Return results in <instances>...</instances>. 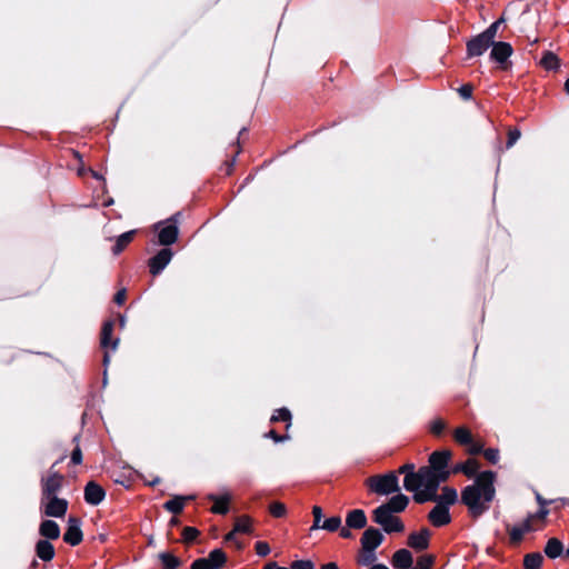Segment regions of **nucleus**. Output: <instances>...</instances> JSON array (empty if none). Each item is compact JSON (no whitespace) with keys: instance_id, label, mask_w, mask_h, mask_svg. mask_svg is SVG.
<instances>
[{"instance_id":"4d7b16f0","label":"nucleus","mask_w":569,"mask_h":569,"mask_svg":"<svg viewBox=\"0 0 569 569\" xmlns=\"http://www.w3.org/2000/svg\"><path fill=\"white\" fill-rule=\"evenodd\" d=\"M399 473H405L407 476L408 472H416L415 466L411 463L403 465L398 470Z\"/></svg>"},{"instance_id":"7c9ffc66","label":"nucleus","mask_w":569,"mask_h":569,"mask_svg":"<svg viewBox=\"0 0 569 569\" xmlns=\"http://www.w3.org/2000/svg\"><path fill=\"white\" fill-rule=\"evenodd\" d=\"M543 557L539 552L525 556L523 566L526 569H539L542 566Z\"/></svg>"},{"instance_id":"bf43d9fd","label":"nucleus","mask_w":569,"mask_h":569,"mask_svg":"<svg viewBox=\"0 0 569 569\" xmlns=\"http://www.w3.org/2000/svg\"><path fill=\"white\" fill-rule=\"evenodd\" d=\"M263 569H290V568H286V567H280L278 566L277 562H269L267 563Z\"/></svg>"},{"instance_id":"6e6d98bb","label":"nucleus","mask_w":569,"mask_h":569,"mask_svg":"<svg viewBox=\"0 0 569 569\" xmlns=\"http://www.w3.org/2000/svg\"><path fill=\"white\" fill-rule=\"evenodd\" d=\"M126 298H127L126 290H123V289H122V290H120V291H118V292L116 293V296H114V301H116V303H118V305H122V303L124 302Z\"/></svg>"},{"instance_id":"39448f33","label":"nucleus","mask_w":569,"mask_h":569,"mask_svg":"<svg viewBox=\"0 0 569 569\" xmlns=\"http://www.w3.org/2000/svg\"><path fill=\"white\" fill-rule=\"evenodd\" d=\"M40 507L44 516L61 518L68 510V501L57 496L41 497Z\"/></svg>"},{"instance_id":"49530a36","label":"nucleus","mask_w":569,"mask_h":569,"mask_svg":"<svg viewBox=\"0 0 569 569\" xmlns=\"http://www.w3.org/2000/svg\"><path fill=\"white\" fill-rule=\"evenodd\" d=\"M290 569H315L310 560H296L291 563Z\"/></svg>"},{"instance_id":"dca6fc26","label":"nucleus","mask_w":569,"mask_h":569,"mask_svg":"<svg viewBox=\"0 0 569 569\" xmlns=\"http://www.w3.org/2000/svg\"><path fill=\"white\" fill-rule=\"evenodd\" d=\"M383 536L376 528H368L361 537V547L376 550L382 542Z\"/></svg>"},{"instance_id":"bb28decb","label":"nucleus","mask_w":569,"mask_h":569,"mask_svg":"<svg viewBox=\"0 0 569 569\" xmlns=\"http://www.w3.org/2000/svg\"><path fill=\"white\" fill-rule=\"evenodd\" d=\"M194 497L193 496H187V497H181V496H178V497H174L173 499L171 500H168L166 503H164V508L172 512V513H179L182 511L183 507H184V502L187 500H191L193 499Z\"/></svg>"},{"instance_id":"8fccbe9b","label":"nucleus","mask_w":569,"mask_h":569,"mask_svg":"<svg viewBox=\"0 0 569 569\" xmlns=\"http://www.w3.org/2000/svg\"><path fill=\"white\" fill-rule=\"evenodd\" d=\"M446 425L442 420H435L431 423V432L435 435H440L445 429Z\"/></svg>"},{"instance_id":"cd10ccee","label":"nucleus","mask_w":569,"mask_h":569,"mask_svg":"<svg viewBox=\"0 0 569 569\" xmlns=\"http://www.w3.org/2000/svg\"><path fill=\"white\" fill-rule=\"evenodd\" d=\"M458 499L457 491L453 488L445 487L440 496L437 495V502L446 507L453 505Z\"/></svg>"},{"instance_id":"20e7f679","label":"nucleus","mask_w":569,"mask_h":569,"mask_svg":"<svg viewBox=\"0 0 569 569\" xmlns=\"http://www.w3.org/2000/svg\"><path fill=\"white\" fill-rule=\"evenodd\" d=\"M373 520L388 533L401 532L405 528L401 520L398 517L392 516L386 507H378L375 509Z\"/></svg>"},{"instance_id":"c9c22d12","label":"nucleus","mask_w":569,"mask_h":569,"mask_svg":"<svg viewBox=\"0 0 569 569\" xmlns=\"http://www.w3.org/2000/svg\"><path fill=\"white\" fill-rule=\"evenodd\" d=\"M435 557L431 555H423L417 559L415 567L411 569H432Z\"/></svg>"},{"instance_id":"e433bc0d","label":"nucleus","mask_w":569,"mask_h":569,"mask_svg":"<svg viewBox=\"0 0 569 569\" xmlns=\"http://www.w3.org/2000/svg\"><path fill=\"white\" fill-rule=\"evenodd\" d=\"M479 468L480 465L476 459H468L466 462H463V475H466L468 478H472L477 475Z\"/></svg>"},{"instance_id":"f257e3e1","label":"nucleus","mask_w":569,"mask_h":569,"mask_svg":"<svg viewBox=\"0 0 569 569\" xmlns=\"http://www.w3.org/2000/svg\"><path fill=\"white\" fill-rule=\"evenodd\" d=\"M496 473L482 471L477 475L472 485L467 486L461 492V501L467 506L469 513L477 518L486 512L496 496Z\"/></svg>"},{"instance_id":"a19ab883","label":"nucleus","mask_w":569,"mask_h":569,"mask_svg":"<svg viewBox=\"0 0 569 569\" xmlns=\"http://www.w3.org/2000/svg\"><path fill=\"white\" fill-rule=\"evenodd\" d=\"M291 413L287 408L278 409L271 417V421H290Z\"/></svg>"},{"instance_id":"aec40b11","label":"nucleus","mask_w":569,"mask_h":569,"mask_svg":"<svg viewBox=\"0 0 569 569\" xmlns=\"http://www.w3.org/2000/svg\"><path fill=\"white\" fill-rule=\"evenodd\" d=\"M533 529L531 525V517H528L521 525L515 526L509 529L510 541L515 545L519 543L526 532Z\"/></svg>"},{"instance_id":"5701e85b","label":"nucleus","mask_w":569,"mask_h":569,"mask_svg":"<svg viewBox=\"0 0 569 569\" xmlns=\"http://www.w3.org/2000/svg\"><path fill=\"white\" fill-rule=\"evenodd\" d=\"M54 547L49 540H39L36 543V555L42 561H50L54 557Z\"/></svg>"},{"instance_id":"423d86ee","label":"nucleus","mask_w":569,"mask_h":569,"mask_svg":"<svg viewBox=\"0 0 569 569\" xmlns=\"http://www.w3.org/2000/svg\"><path fill=\"white\" fill-rule=\"evenodd\" d=\"M226 562V553L221 549H214L208 557L194 560L191 565V569H220Z\"/></svg>"},{"instance_id":"f3484780","label":"nucleus","mask_w":569,"mask_h":569,"mask_svg":"<svg viewBox=\"0 0 569 569\" xmlns=\"http://www.w3.org/2000/svg\"><path fill=\"white\" fill-rule=\"evenodd\" d=\"M430 531L422 529L419 532H413L408 538V545L416 550H425L429 546Z\"/></svg>"},{"instance_id":"412c9836","label":"nucleus","mask_w":569,"mask_h":569,"mask_svg":"<svg viewBox=\"0 0 569 569\" xmlns=\"http://www.w3.org/2000/svg\"><path fill=\"white\" fill-rule=\"evenodd\" d=\"M159 243L162 246H170L176 242L178 238V227L176 224L163 226L158 234Z\"/></svg>"},{"instance_id":"09e8293b","label":"nucleus","mask_w":569,"mask_h":569,"mask_svg":"<svg viewBox=\"0 0 569 569\" xmlns=\"http://www.w3.org/2000/svg\"><path fill=\"white\" fill-rule=\"evenodd\" d=\"M521 133L519 130H510L509 131V134H508V141H507V147L510 148L512 147L517 141L518 139L520 138Z\"/></svg>"},{"instance_id":"a18cd8bd","label":"nucleus","mask_w":569,"mask_h":569,"mask_svg":"<svg viewBox=\"0 0 569 569\" xmlns=\"http://www.w3.org/2000/svg\"><path fill=\"white\" fill-rule=\"evenodd\" d=\"M483 451L485 458L491 463H497L499 460V451L498 449L489 448Z\"/></svg>"},{"instance_id":"473e14b6","label":"nucleus","mask_w":569,"mask_h":569,"mask_svg":"<svg viewBox=\"0 0 569 569\" xmlns=\"http://www.w3.org/2000/svg\"><path fill=\"white\" fill-rule=\"evenodd\" d=\"M134 231H128L122 233L117 238L116 246L113 248V253H120L133 239Z\"/></svg>"},{"instance_id":"72a5a7b5","label":"nucleus","mask_w":569,"mask_h":569,"mask_svg":"<svg viewBox=\"0 0 569 569\" xmlns=\"http://www.w3.org/2000/svg\"><path fill=\"white\" fill-rule=\"evenodd\" d=\"M252 520L248 516L237 518L233 530L237 533H249L251 531Z\"/></svg>"},{"instance_id":"4468645a","label":"nucleus","mask_w":569,"mask_h":569,"mask_svg":"<svg viewBox=\"0 0 569 569\" xmlns=\"http://www.w3.org/2000/svg\"><path fill=\"white\" fill-rule=\"evenodd\" d=\"M106 492L101 486L90 481L84 488V500L87 503L97 506L104 499Z\"/></svg>"},{"instance_id":"2f4dec72","label":"nucleus","mask_w":569,"mask_h":569,"mask_svg":"<svg viewBox=\"0 0 569 569\" xmlns=\"http://www.w3.org/2000/svg\"><path fill=\"white\" fill-rule=\"evenodd\" d=\"M375 561H376L375 550L361 547L360 552L357 558V562L360 566H370Z\"/></svg>"},{"instance_id":"4c0bfd02","label":"nucleus","mask_w":569,"mask_h":569,"mask_svg":"<svg viewBox=\"0 0 569 569\" xmlns=\"http://www.w3.org/2000/svg\"><path fill=\"white\" fill-rule=\"evenodd\" d=\"M541 63L546 69L551 70L556 69L559 66V60L557 56H555L551 52H548L543 56Z\"/></svg>"},{"instance_id":"a211bd4d","label":"nucleus","mask_w":569,"mask_h":569,"mask_svg":"<svg viewBox=\"0 0 569 569\" xmlns=\"http://www.w3.org/2000/svg\"><path fill=\"white\" fill-rule=\"evenodd\" d=\"M367 516L361 509H353L347 513L346 523L348 528L362 529L367 526Z\"/></svg>"},{"instance_id":"f03ea898","label":"nucleus","mask_w":569,"mask_h":569,"mask_svg":"<svg viewBox=\"0 0 569 569\" xmlns=\"http://www.w3.org/2000/svg\"><path fill=\"white\" fill-rule=\"evenodd\" d=\"M446 481V473H437L431 468L422 467L417 472H408L403 479L407 491L415 492L413 499L418 503L437 500L440 482Z\"/></svg>"},{"instance_id":"79ce46f5","label":"nucleus","mask_w":569,"mask_h":569,"mask_svg":"<svg viewBox=\"0 0 569 569\" xmlns=\"http://www.w3.org/2000/svg\"><path fill=\"white\" fill-rule=\"evenodd\" d=\"M312 515H313V523L311 527V530L320 529L322 521V509L319 506H313L312 508Z\"/></svg>"},{"instance_id":"de8ad7c7","label":"nucleus","mask_w":569,"mask_h":569,"mask_svg":"<svg viewBox=\"0 0 569 569\" xmlns=\"http://www.w3.org/2000/svg\"><path fill=\"white\" fill-rule=\"evenodd\" d=\"M468 448V452L471 455H477L483 450V443L476 441L472 439V442L466 446Z\"/></svg>"},{"instance_id":"6e6552de","label":"nucleus","mask_w":569,"mask_h":569,"mask_svg":"<svg viewBox=\"0 0 569 569\" xmlns=\"http://www.w3.org/2000/svg\"><path fill=\"white\" fill-rule=\"evenodd\" d=\"M451 458V452L449 450L445 451H435L431 453L429 458L431 470L437 473H446V480L450 476V471L447 470L448 462Z\"/></svg>"},{"instance_id":"37998d69","label":"nucleus","mask_w":569,"mask_h":569,"mask_svg":"<svg viewBox=\"0 0 569 569\" xmlns=\"http://www.w3.org/2000/svg\"><path fill=\"white\" fill-rule=\"evenodd\" d=\"M199 530L194 527H184L182 531V538L186 542H192L199 536Z\"/></svg>"},{"instance_id":"a878e982","label":"nucleus","mask_w":569,"mask_h":569,"mask_svg":"<svg viewBox=\"0 0 569 569\" xmlns=\"http://www.w3.org/2000/svg\"><path fill=\"white\" fill-rule=\"evenodd\" d=\"M545 553L550 559H556L561 556L563 551V545L558 538H550L545 547Z\"/></svg>"},{"instance_id":"58836bf2","label":"nucleus","mask_w":569,"mask_h":569,"mask_svg":"<svg viewBox=\"0 0 569 569\" xmlns=\"http://www.w3.org/2000/svg\"><path fill=\"white\" fill-rule=\"evenodd\" d=\"M270 513L276 518L284 517L287 513V508L282 502L274 501L269 506Z\"/></svg>"},{"instance_id":"13d9d810","label":"nucleus","mask_w":569,"mask_h":569,"mask_svg":"<svg viewBox=\"0 0 569 569\" xmlns=\"http://www.w3.org/2000/svg\"><path fill=\"white\" fill-rule=\"evenodd\" d=\"M547 513H548L547 510L541 509L537 513L530 515L529 517H531V522H532L535 519L543 520L546 518Z\"/></svg>"},{"instance_id":"9b49d317","label":"nucleus","mask_w":569,"mask_h":569,"mask_svg":"<svg viewBox=\"0 0 569 569\" xmlns=\"http://www.w3.org/2000/svg\"><path fill=\"white\" fill-rule=\"evenodd\" d=\"M491 46L492 49L490 52V58L503 66L508 58L512 54V47L508 42L502 41L493 42Z\"/></svg>"},{"instance_id":"0e129e2a","label":"nucleus","mask_w":569,"mask_h":569,"mask_svg":"<svg viewBox=\"0 0 569 569\" xmlns=\"http://www.w3.org/2000/svg\"><path fill=\"white\" fill-rule=\"evenodd\" d=\"M369 569H388V567L385 565H373Z\"/></svg>"},{"instance_id":"5fc2aeb1","label":"nucleus","mask_w":569,"mask_h":569,"mask_svg":"<svg viewBox=\"0 0 569 569\" xmlns=\"http://www.w3.org/2000/svg\"><path fill=\"white\" fill-rule=\"evenodd\" d=\"M351 529H352V528H348V525H347V523H346V526H345V527H342V526H341V527L338 529V530H339V535H340V537H341V538H343V539H350V538H352L353 536H352V533H351Z\"/></svg>"},{"instance_id":"1a4fd4ad","label":"nucleus","mask_w":569,"mask_h":569,"mask_svg":"<svg viewBox=\"0 0 569 569\" xmlns=\"http://www.w3.org/2000/svg\"><path fill=\"white\" fill-rule=\"evenodd\" d=\"M82 539L81 521L76 517H70L63 540L70 546H78Z\"/></svg>"},{"instance_id":"c85d7f7f","label":"nucleus","mask_w":569,"mask_h":569,"mask_svg":"<svg viewBox=\"0 0 569 569\" xmlns=\"http://www.w3.org/2000/svg\"><path fill=\"white\" fill-rule=\"evenodd\" d=\"M159 559L163 569H178L181 566L180 559L170 552H161Z\"/></svg>"},{"instance_id":"680f3d73","label":"nucleus","mask_w":569,"mask_h":569,"mask_svg":"<svg viewBox=\"0 0 569 569\" xmlns=\"http://www.w3.org/2000/svg\"><path fill=\"white\" fill-rule=\"evenodd\" d=\"M321 569H339L335 562L326 563L321 567Z\"/></svg>"},{"instance_id":"b1692460","label":"nucleus","mask_w":569,"mask_h":569,"mask_svg":"<svg viewBox=\"0 0 569 569\" xmlns=\"http://www.w3.org/2000/svg\"><path fill=\"white\" fill-rule=\"evenodd\" d=\"M412 555L407 549H400L392 557V565L399 569H409L412 566Z\"/></svg>"},{"instance_id":"603ef678","label":"nucleus","mask_w":569,"mask_h":569,"mask_svg":"<svg viewBox=\"0 0 569 569\" xmlns=\"http://www.w3.org/2000/svg\"><path fill=\"white\" fill-rule=\"evenodd\" d=\"M459 93H460V96H461L463 99H469V98H471V94H472V87H471V86H469V84L462 86V87L459 89Z\"/></svg>"},{"instance_id":"2eb2a0df","label":"nucleus","mask_w":569,"mask_h":569,"mask_svg":"<svg viewBox=\"0 0 569 569\" xmlns=\"http://www.w3.org/2000/svg\"><path fill=\"white\" fill-rule=\"evenodd\" d=\"M62 476L59 473H51L47 478L42 479V497H53L61 488Z\"/></svg>"},{"instance_id":"c756f323","label":"nucleus","mask_w":569,"mask_h":569,"mask_svg":"<svg viewBox=\"0 0 569 569\" xmlns=\"http://www.w3.org/2000/svg\"><path fill=\"white\" fill-rule=\"evenodd\" d=\"M453 438L461 446H467L471 443L473 439L470 430L466 427L457 428L453 432Z\"/></svg>"},{"instance_id":"f704fd0d","label":"nucleus","mask_w":569,"mask_h":569,"mask_svg":"<svg viewBox=\"0 0 569 569\" xmlns=\"http://www.w3.org/2000/svg\"><path fill=\"white\" fill-rule=\"evenodd\" d=\"M341 523H342L341 518L339 516H333V517L326 519L321 523L320 529L329 531V532H335L341 527Z\"/></svg>"},{"instance_id":"9d476101","label":"nucleus","mask_w":569,"mask_h":569,"mask_svg":"<svg viewBox=\"0 0 569 569\" xmlns=\"http://www.w3.org/2000/svg\"><path fill=\"white\" fill-rule=\"evenodd\" d=\"M172 251L170 249H161L153 258L149 261L150 272L156 276L160 273L171 261Z\"/></svg>"},{"instance_id":"0eeeda50","label":"nucleus","mask_w":569,"mask_h":569,"mask_svg":"<svg viewBox=\"0 0 569 569\" xmlns=\"http://www.w3.org/2000/svg\"><path fill=\"white\" fill-rule=\"evenodd\" d=\"M113 321L104 322L101 331V347L104 349L103 362L107 365L110 360L109 350L114 351L118 347V339L111 340L113 331Z\"/></svg>"},{"instance_id":"69168bd1","label":"nucleus","mask_w":569,"mask_h":569,"mask_svg":"<svg viewBox=\"0 0 569 569\" xmlns=\"http://www.w3.org/2000/svg\"><path fill=\"white\" fill-rule=\"evenodd\" d=\"M565 90L569 94V79L565 82Z\"/></svg>"},{"instance_id":"ddd939ff","label":"nucleus","mask_w":569,"mask_h":569,"mask_svg":"<svg viewBox=\"0 0 569 569\" xmlns=\"http://www.w3.org/2000/svg\"><path fill=\"white\" fill-rule=\"evenodd\" d=\"M491 42L481 33L467 42V52L469 57H479L491 47Z\"/></svg>"},{"instance_id":"3c124183","label":"nucleus","mask_w":569,"mask_h":569,"mask_svg":"<svg viewBox=\"0 0 569 569\" xmlns=\"http://www.w3.org/2000/svg\"><path fill=\"white\" fill-rule=\"evenodd\" d=\"M236 533H237V532H236L234 530H232V531H230V532L226 536V538H224V539H226V541H228V542H233L237 549H241V548H242V545H241V542H239V541L236 539Z\"/></svg>"},{"instance_id":"c03bdc74","label":"nucleus","mask_w":569,"mask_h":569,"mask_svg":"<svg viewBox=\"0 0 569 569\" xmlns=\"http://www.w3.org/2000/svg\"><path fill=\"white\" fill-rule=\"evenodd\" d=\"M254 549L258 556L266 557L270 553V547L266 541H257Z\"/></svg>"},{"instance_id":"6ab92c4d","label":"nucleus","mask_w":569,"mask_h":569,"mask_svg":"<svg viewBox=\"0 0 569 569\" xmlns=\"http://www.w3.org/2000/svg\"><path fill=\"white\" fill-rule=\"evenodd\" d=\"M39 533L44 540H56L60 537V527L53 520H43L39 526Z\"/></svg>"},{"instance_id":"774afa93","label":"nucleus","mask_w":569,"mask_h":569,"mask_svg":"<svg viewBox=\"0 0 569 569\" xmlns=\"http://www.w3.org/2000/svg\"><path fill=\"white\" fill-rule=\"evenodd\" d=\"M567 556L569 557V545H568V548H567Z\"/></svg>"},{"instance_id":"338daca9","label":"nucleus","mask_w":569,"mask_h":569,"mask_svg":"<svg viewBox=\"0 0 569 569\" xmlns=\"http://www.w3.org/2000/svg\"><path fill=\"white\" fill-rule=\"evenodd\" d=\"M120 325H121V327L124 326V319L123 318L120 319Z\"/></svg>"},{"instance_id":"e2e57ef3","label":"nucleus","mask_w":569,"mask_h":569,"mask_svg":"<svg viewBox=\"0 0 569 569\" xmlns=\"http://www.w3.org/2000/svg\"><path fill=\"white\" fill-rule=\"evenodd\" d=\"M463 463H459L453 468V472H462L463 473Z\"/></svg>"},{"instance_id":"f8f14e48","label":"nucleus","mask_w":569,"mask_h":569,"mask_svg":"<svg viewBox=\"0 0 569 569\" xmlns=\"http://www.w3.org/2000/svg\"><path fill=\"white\" fill-rule=\"evenodd\" d=\"M428 518L435 527H442L451 521L449 509L442 503H437V506L429 512Z\"/></svg>"},{"instance_id":"ea45409f","label":"nucleus","mask_w":569,"mask_h":569,"mask_svg":"<svg viewBox=\"0 0 569 569\" xmlns=\"http://www.w3.org/2000/svg\"><path fill=\"white\" fill-rule=\"evenodd\" d=\"M502 20H497L493 22L489 28H487L481 34L488 39L491 43L495 42V38L498 31L499 26L501 24Z\"/></svg>"},{"instance_id":"4be33fe9","label":"nucleus","mask_w":569,"mask_h":569,"mask_svg":"<svg viewBox=\"0 0 569 569\" xmlns=\"http://www.w3.org/2000/svg\"><path fill=\"white\" fill-rule=\"evenodd\" d=\"M208 499L213 501V506L211 507V511L213 513L224 515L228 512L229 502L231 500L230 495H222V496L209 495Z\"/></svg>"},{"instance_id":"393cba45","label":"nucleus","mask_w":569,"mask_h":569,"mask_svg":"<svg viewBox=\"0 0 569 569\" xmlns=\"http://www.w3.org/2000/svg\"><path fill=\"white\" fill-rule=\"evenodd\" d=\"M409 503V498L402 493L393 496L387 503L380 507H386L389 512H401Z\"/></svg>"},{"instance_id":"7ed1b4c3","label":"nucleus","mask_w":569,"mask_h":569,"mask_svg":"<svg viewBox=\"0 0 569 569\" xmlns=\"http://www.w3.org/2000/svg\"><path fill=\"white\" fill-rule=\"evenodd\" d=\"M365 485L377 495L387 496L399 491V480L396 472L377 475L366 479Z\"/></svg>"},{"instance_id":"052dcab7","label":"nucleus","mask_w":569,"mask_h":569,"mask_svg":"<svg viewBox=\"0 0 569 569\" xmlns=\"http://www.w3.org/2000/svg\"><path fill=\"white\" fill-rule=\"evenodd\" d=\"M268 437L272 438L276 442L278 441H281L282 438H280L273 430H271L269 433H268Z\"/></svg>"},{"instance_id":"864d4df0","label":"nucleus","mask_w":569,"mask_h":569,"mask_svg":"<svg viewBox=\"0 0 569 569\" xmlns=\"http://www.w3.org/2000/svg\"><path fill=\"white\" fill-rule=\"evenodd\" d=\"M71 461L74 465H79L82 461V453L80 448H76L71 453Z\"/></svg>"}]
</instances>
